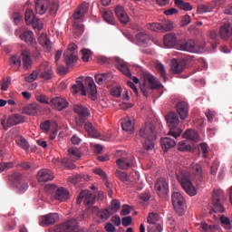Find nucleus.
I'll return each instance as SVG.
<instances>
[{
	"label": "nucleus",
	"mask_w": 232,
	"mask_h": 232,
	"mask_svg": "<svg viewBox=\"0 0 232 232\" xmlns=\"http://www.w3.org/2000/svg\"><path fill=\"white\" fill-rule=\"evenodd\" d=\"M50 105L53 107V109L61 111L63 109H66L68 107L69 103L63 97H54V98L51 99Z\"/></svg>",
	"instance_id": "19"
},
{
	"label": "nucleus",
	"mask_w": 232,
	"mask_h": 232,
	"mask_svg": "<svg viewBox=\"0 0 232 232\" xmlns=\"http://www.w3.org/2000/svg\"><path fill=\"white\" fill-rule=\"evenodd\" d=\"M192 171H193V175L195 177V179L198 182H202L203 181L202 166L200 164H194L192 166Z\"/></svg>",
	"instance_id": "33"
},
{
	"label": "nucleus",
	"mask_w": 232,
	"mask_h": 232,
	"mask_svg": "<svg viewBox=\"0 0 232 232\" xmlns=\"http://www.w3.org/2000/svg\"><path fill=\"white\" fill-rule=\"evenodd\" d=\"M198 151H199V155H201V157L203 159H207L208 157V146L206 143H200L198 146Z\"/></svg>",
	"instance_id": "48"
},
{
	"label": "nucleus",
	"mask_w": 232,
	"mask_h": 232,
	"mask_svg": "<svg viewBox=\"0 0 232 232\" xmlns=\"http://www.w3.org/2000/svg\"><path fill=\"white\" fill-rule=\"evenodd\" d=\"M120 208H121L120 201L118 199H113L111 204L110 211H111L112 213L118 212L120 210Z\"/></svg>",
	"instance_id": "58"
},
{
	"label": "nucleus",
	"mask_w": 232,
	"mask_h": 232,
	"mask_svg": "<svg viewBox=\"0 0 232 232\" xmlns=\"http://www.w3.org/2000/svg\"><path fill=\"white\" fill-rule=\"evenodd\" d=\"M68 155H69L71 160H72V161L79 160V159H81V157H82L81 151L75 147L69 148Z\"/></svg>",
	"instance_id": "40"
},
{
	"label": "nucleus",
	"mask_w": 232,
	"mask_h": 232,
	"mask_svg": "<svg viewBox=\"0 0 232 232\" xmlns=\"http://www.w3.org/2000/svg\"><path fill=\"white\" fill-rule=\"evenodd\" d=\"M156 140V128L151 123H146L145 127L140 129L136 135V141L142 143L147 150L154 149Z\"/></svg>",
	"instance_id": "1"
},
{
	"label": "nucleus",
	"mask_w": 232,
	"mask_h": 232,
	"mask_svg": "<svg viewBox=\"0 0 232 232\" xmlns=\"http://www.w3.org/2000/svg\"><path fill=\"white\" fill-rule=\"evenodd\" d=\"M202 232H217V227L215 225H208L206 222L200 224Z\"/></svg>",
	"instance_id": "49"
},
{
	"label": "nucleus",
	"mask_w": 232,
	"mask_h": 232,
	"mask_svg": "<svg viewBox=\"0 0 232 232\" xmlns=\"http://www.w3.org/2000/svg\"><path fill=\"white\" fill-rule=\"evenodd\" d=\"M89 9V3L83 2L79 9H77L74 14H72L73 19L79 20L81 19L88 11Z\"/></svg>",
	"instance_id": "31"
},
{
	"label": "nucleus",
	"mask_w": 232,
	"mask_h": 232,
	"mask_svg": "<svg viewBox=\"0 0 232 232\" xmlns=\"http://www.w3.org/2000/svg\"><path fill=\"white\" fill-rule=\"evenodd\" d=\"M118 69L128 78H131V72H130L129 67L125 63L120 64Z\"/></svg>",
	"instance_id": "56"
},
{
	"label": "nucleus",
	"mask_w": 232,
	"mask_h": 232,
	"mask_svg": "<svg viewBox=\"0 0 232 232\" xmlns=\"http://www.w3.org/2000/svg\"><path fill=\"white\" fill-rule=\"evenodd\" d=\"M165 120H167V124L169 125V129H170L167 135L178 139L182 133V130L179 128V119L178 114L174 111H170L165 116Z\"/></svg>",
	"instance_id": "6"
},
{
	"label": "nucleus",
	"mask_w": 232,
	"mask_h": 232,
	"mask_svg": "<svg viewBox=\"0 0 232 232\" xmlns=\"http://www.w3.org/2000/svg\"><path fill=\"white\" fill-rule=\"evenodd\" d=\"M85 86L80 82L76 81V84L72 86V92L73 94L78 93L79 92H82V95H86L88 94L91 96L92 101H95L97 99V90H96V85L94 83V81L91 77H87L85 79Z\"/></svg>",
	"instance_id": "2"
},
{
	"label": "nucleus",
	"mask_w": 232,
	"mask_h": 232,
	"mask_svg": "<svg viewBox=\"0 0 232 232\" xmlns=\"http://www.w3.org/2000/svg\"><path fill=\"white\" fill-rule=\"evenodd\" d=\"M38 43L40 45L43 46V48L46 49L47 51H50L52 49V42H50V39L44 34H40L38 38Z\"/></svg>",
	"instance_id": "34"
},
{
	"label": "nucleus",
	"mask_w": 232,
	"mask_h": 232,
	"mask_svg": "<svg viewBox=\"0 0 232 232\" xmlns=\"http://www.w3.org/2000/svg\"><path fill=\"white\" fill-rule=\"evenodd\" d=\"M40 70L42 71L40 77L44 80H51L52 77H53V71H52V67L46 65V63L41 64Z\"/></svg>",
	"instance_id": "27"
},
{
	"label": "nucleus",
	"mask_w": 232,
	"mask_h": 232,
	"mask_svg": "<svg viewBox=\"0 0 232 232\" xmlns=\"http://www.w3.org/2000/svg\"><path fill=\"white\" fill-rule=\"evenodd\" d=\"M17 145H19L22 149L27 150L30 148V144L26 139L21 137L16 140Z\"/></svg>",
	"instance_id": "53"
},
{
	"label": "nucleus",
	"mask_w": 232,
	"mask_h": 232,
	"mask_svg": "<svg viewBox=\"0 0 232 232\" xmlns=\"http://www.w3.org/2000/svg\"><path fill=\"white\" fill-rule=\"evenodd\" d=\"M40 226H52L59 221V215L57 213H50L40 217Z\"/></svg>",
	"instance_id": "17"
},
{
	"label": "nucleus",
	"mask_w": 232,
	"mask_h": 232,
	"mask_svg": "<svg viewBox=\"0 0 232 232\" xmlns=\"http://www.w3.org/2000/svg\"><path fill=\"white\" fill-rule=\"evenodd\" d=\"M151 196L150 193H142L140 196V203L141 204H146L150 201Z\"/></svg>",
	"instance_id": "62"
},
{
	"label": "nucleus",
	"mask_w": 232,
	"mask_h": 232,
	"mask_svg": "<svg viewBox=\"0 0 232 232\" xmlns=\"http://www.w3.org/2000/svg\"><path fill=\"white\" fill-rule=\"evenodd\" d=\"M162 227L160 224H150L148 232H161Z\"/></svg>",
	"instance_id": "59"
},
{
	"label": "nucleus",
	"mask_w": 232,
	"mask_h": 232,
	"mask_svg": "<svg viewBox=\"0 0 232 232\" xmlns=\"http://www.w3.org/2000/svg\"><path fill=\"white\" fill-rule=\"evenodd\" d=\"M73 111L77 114L75 117V124L77 127H82L87 118L91 115L90 111L83 105L75 104Z\"/></svg>",
	"instance_id": "9"
},
{
	"label": "nucleus",
	"mask_w": 232,
	"mask_h": 232,
	"mask_svg": "<svg viewBox=\"0 0 232 232\" xmlns=\"http://www.w3.org/2000/svg\"><path fill=\"white\" fill-rule=\"evenodd\" d=\"M174 5L178 6V8L183 11H191L193 6L188 2H185L183 0H174Z\"/></svg>",
	"instance_id": "41"
},
{
	"label": "nucleus",
	"mask_w": 232,
	"mask_h": 232,
	"mask_svg": "<svg viewBox=\"0 0 232 232\" xmlns=\"http://www.w3.org/2000/svg\"><path fill=\"white\" fill-rule=\"evenodd\" d=\"M37 179L40 183H46L53 180V172L50 169H43L37 173Z\"/></svg>",
	"instance_id": "20"
},
{
	"label": "nucleus",
	"mask_w": 232,
	"mask_h": 232,
	"mask_svg": "<svg viewBox=\"0 0 232 232\" xmlns=\"http://www.w3.org/2000/svg\"><path fill=\"white\" fill-rule=\"evenodd\" d=\"M84 220V214H82L77 219L72 218L65 223L57 225L54 228L55 232H86V229L78 226V221Z\"/></svg>",
	"instance_id": "5"
},
{
	"label": "nucleus",
	"mask_w": 232,
	"mask_h": 232,
	"mask_svg": "<svg viewBox=\"0 0 232 232\" xmlns=\"http://www.w3.org/2000/svg\"><path fill=\"white\" fill-rule=\"evenodd\" d=\"M24 20L27 25H33L34 29L38 31L43 30V23L35 16L33 9H26L24 14Z\"/></svg>",
	"instance_id": "12"
},
{
	"label": "nucleus",
	"mask_w": 232,
	"mask_h": 232,
	"mask_svg": "<svg viewBox=\"0 0 232 232\" xmlns=\"http://www.w3.org/2000/svg\"><path fill=\"white\" fill-rule=\"evenodd\" d=\"M135 121L132 118L127 117L121 122L123 130L132 133L134 130Z\"/></svg>",
	"instance_id": "32"
},
{
	"label": "nucleus",
	"mask_w": 232,
	"mask_h": 232,
	"mask_svg": "<svg viewBox=\"0 0 232 232\" xmlns=\"http://www.w3.org/2000/svg\"><path fill=\"white\" fill-rule=\"evenodd\" d=\"M187 65V62L185 60H177L172 59L170 62V72L174 74L181 73Z\"/></svg>",
	"instance_id": "18"
},
{
	"label": "nucleus",
	"mask_w": 232,
	"mask_h": 232,
	"mask_svg": "<svg viewBox=\"0 0 232 232\" xmlns=\"http://www.w3.org/2000/svg\"><path fill=\"white\" fill-rule=\"evenodd\" d=\"M161 143V149H163V151L167 152L169 149L176 146L177 142L174 139H171L169 137L162 138L160 140Z\"/></svg>",
	"instance_id": "30"
},
{
	"label": "nucleus",
	"mask_w": 232,
	"mask_h": 232,
	"mask_svg": "<svg viewBox=\"0 0 232 232\" xmlns=\"http://www.w3.org/2000/svg\"><path fill=\"white\" fill-rule=\"evenodd\" d=\"M54 198L58 201H66L70 198V193L66 188H57V190L54 194Z\"/></svg>",
	"instance_id": "29"
},
{
	"label": "nucleus",
	"mask_w": 232,
	"mask_h": 232,
	"mask_svg": "<svg viewBox=\"0 0 232 232\" xmlns=\"http://www.w3.org/2000/svg\"><path fill=\"white\" fill-rule=\"evenodd\" d=\"M116 164L120 169H130L135 166V158L130 155L126 158H121L116 160Z\"/></svg>",
	"instance_id": "16"
},
{
	"label": "nucleus",
	"mask_w": 232,
	"mask_h": 232,
	"mask_svg": "<svg viewBox=\"0 0 232 232\" xmlns=\"http://www.w3.org/2000/svg\"><path fill=\"white\" fill-rule=\"evenodd\" d=\"M183 138L185 139H188L190 140H193L195 142H198L199 140V135L198 133L194 130H187L184 133H183Z\"/></svg>",
	"instance_id": "38"
},
{
	"label": "nucleus",
	"mask_w": 232,
	"mask_h": 232,
	"mask_svg": "<svg viewBox=\"0 0 232 232\" xmlns=\"http://www.w3.org/2000/svg\"><path fill=\"white\" fill-rule=\"evenodd\" d=\"M176 111H178V115H179V119L186 120L188 116V104L186 102H179L176 104Z\"/></svg>",
	"instance_id": "22"
},
{
	"label": "nucleus",
	"mask_w": 232,
	"mask_h": 232,
	"mask_svg": "<svg viewBox=\"0 0 232 232\" xmlns=\"http://www.w3.org/2000/svg\"><path fill=\"white\" fill-rule=\"evenodd\" d=\"M21 41L25 42L28 44L34 45L35 44L34 34L31 30H25L19 36Z\"/></svg>",
	"instance_id": "25"
},
{
	"label": "nucleus",
	"mask_w": 232,
	"mask_h": 232,
	"mask_svg": "<svg viewBox=\"0 0 232 232\" xmlns=\"http://www.w3.org/2000/svg\"><path fill=\"white\" fill-rule=\"evenodd\" d=\"M82 59L85 63L88 62L90 57L92 56V53L91 51H89V49H82Z\"/></svg>",
	"instance_id": "61"
},
{
	"label": "nucleus",
	"mask_w": 232,
	"mask_h": 232,
	"mask_svg": "<svg viewBox=\"0 0 232 232\" xmlns=\"http://www.w3.org/2000/svg\"><path fill=\"white\" fill-rule=\"evenodd\" d=\"M219 35L222 40H224V41L228 40L231 35L230 26L229 25L220 26Z\"/></svg>",
	"instance_id": "39"
},
{
	"label": "nucleus",
	"mask_w": 232,
	"mask_h": 232,
	"mask_svg": "<svg viewBox=\"0 0 232 232\" xmlns=\"http://www.w3.org/2000/svg\"><path fill=\"white\" fill-rule=\"evenodd\" d=\"M21 58L23 61L24 69V70L31 69L33 66V61H32L31 54H30L29 51H23L21 53Z\"/></svg>",
	"instance_id": "28"
},
{
	"label": "nucleus",
	"mask_w": 232,
	"mask_h": 232,
	"mask_svg": "<svg viewBox=\"0 0 232 232\" xmlns=\"http://www.w3.org/2000/svg\"><path fill=\"white\" fill-rule=\"evenodd\" d=\"M156 69L160 72V76H161V81H163V82H166L168 78L164 65L160 63H158L156 65Z\"/></svg>",
	"instance_id": "46"
},
{
	"label": "nucleus",
	"mask_w": 232,
	"mask_h": 232,
	"mask_svg": "<svg viewBox=\"0 0 232 232\" xmlns=\"http://www.w3.org/2000/svg\"><path fill=\"white\" fill-rule=\"evenodd\" d=\"M114 174L116 175V178L119 179L121 181L124 183L129 182V176L126 172L116 169Z\"/></svg>",
	"instance_id": "51"
},
{
	"label": "nucleus",
	"mask_w": 232,
	"mask_h": 232,
	"mask_svg": "<svg viewBox=\"0 0 232 232\" xmlns=\"http://www.w3.org/2000/svg\"><path fill=\"white\" fill-rule=\"evenodd\" d=\"M50 6V0H36L35 2V12L36 14L43 15L48 11Z\"/></svg>",
	"instance_id": "24"
},
{
	"label": "nucleus",
	"mask_w": 232,
	"mask_h": 232,
	"mask_svg": "<svg viewBox=\"0 0 232 232\" xmlns=\"http://www.w3.org/2000/svg\"><path fill=\"white\" fill-rule=\"evenodd\" d=\"M95 196L91 193L89 190L81 191L80 195L77 198V205H80L82 200H84V205L86 207H91L95 203Z\"/></svg>",
	"instance_id": "13"
},
{
	"label": "nucleus",
	"mask_w": 232,
	"mask_h": 232,
	"mask_svg": "<svg viewBox=\"0 0 232 232\" xmlns=\"http://www.w3.org/2000/svg\"><path fill=\"white\" fill-rule=\"evenodd\" d=\"M178 43L179 40H177L176 34L174 33H169V34H165V37L163 38V44L167 48H174L178 50Z\"/></svg>",
	"instance_id": "21"
},
{
	"label": "nucleus",
	"mask_w": 232,
	"mask_h": 232,
	"mask_svg": "<svg viewBox=\"0 0 232 232\" xmlns=\"http://www.w3.org/2000/svg\"><path fill=\"white\" fill-rule=\"evenodd\" d=\"M25 121V117L19 115V114H14L10 116L7 121H2L1 124L5 130H8V128L24 123Z\"/></svg>",
	"instance_id": "15"
},
{
	"label": "nucleus",
	"mask_w": 232,
	"mask_h": 232,
	"mask_svg": "<svg viewBox=\"0 0 232 232\" xmlns=\"http://www.w3.org/2000/svg\"><path fill=\"white\" fill-rule=\"evenodd\" d=\"M100 13L105 22L111 24L113 23V13L111 10H107L106 8H100Z\"/></svg>",
	"instance_id": "35"
},
{
	"label": "nucleus",
	"mask_w": 232,
	"mask_h": 232,
	"mask_svg": "<svg viewBox=\"0 0 232 232\" xmlns=\"http://www.w3.org/2000/svg\"><path fill=\"white\" fill-rule=\"evenodd\" d=\"M176 177L178 178V182H179V185H181V188H183V190L187 195L189 197H195L197 195V189L192 183L191 175L188 170H178V172H176Z\"/></svg>",
	"instance_id": "3"
},
{
	"label": "nucleus",
	"mask_w": 232,
	"mask_h": 232,
	"mask_svg": "<svg viewBox=\"0 0 232 232\" xmlns=\"http://www.w3.org/2000/svg\"><path fill=\"white\" fill-rule=\"evenodd\" d=\"M13 185L20 192L24 193L28 190L29 185L24 175L21 173H14L12 175Z\"/></svg>",
	"instance_id": "10"
},
{
	"label": "nucleus",
	"mask_w": 232,
	"mask_h": 232,
	"mask_svg": "<svg viewBox=\"0 0 232 232\" xmlns=\"http://www.w3.org/2000/svg\"><path fill=\"white\" fill-rule=\"evenodd\" d=\"M227 198L222 189H214L212 193V208L209 213H224Z\"/></svg>",
	"instance_id": "4"
},
{
	"label": "nucleus",
	"mask_w": 232,
	"mask_h": 232,
	"mask_svg": "<svg viewBox=\"0 0 232 232\" xmlns=\"http://www.w3.org/2000/svg\"><path fill=\"white\" fill-rule=\"evenodd\" d=\"M63 60L67 66H71L77 61V57L76 54H73V53H71V51H65Z\"/></svg>",
	"instance_id": "37"
},
{
	"label": "nucleus",
	"mask_w": 232,
	"mask_h": 232,
	"mask_svg": "<svg viewBox=\"0 0 232 232\" xmlns=\"http://www.w3.org/2000/svg\"><path fill=\"white\" fill-rule=\"evenodd\" d=\"M40 111H41V105L38 104L37 102L28 104L27 106L22 109V112L24 114H27L30 116H36Z\"/></svg>",
	"instance_id": "23"
},
{
	"label": "nucleus",
	"mask_w": 232,
	"mask_h": 232,
	"mask_svg": "<svg viewBox=\"0 0 232 232\" xmlns=\"http://www.w3.org/2000/svg\"><path fill=\"white\" fill-rule=\"evenodd\" d=\"M213 11V7L211 5L200 4L197 6V13L199 14L205 13H210Z\"/></svg>",
	"instance_id": "45"
},
{
	"label": "nucleus",
	"mask_w": 232,
	"mask_h": 232,
	"mask_svg": "<svg viewBox=\"0 0 232 232\" xmlns=\"http://www.w3.org/2000/svg\"><path fill=\"white\" fill-rule=\"evenodd\" d=\"M111 94L119 98L121 95V88L120 86L112 88L111 91Z\"/></svg>",
	"instance_id": "64"
},
{
	"label": "nucleus",
	"mask_w": 232,
	"mask_h": 232,
	"mask_svg": "<svg viewBox=\"0 0 232 232\" xmlns=\"http://www.w3.org/2000/svg\"><path fill=\"white\" fill-rule=\"evenodd\" d=\"M85 130L92 138H97L100 135V132L92 126L90 121H85L83 123Z\"/></svg>",
	"instance_id": "36"
},
{
	"label": "nucleus",
	"mask_w": 232,
	"mask_h": 232,
	"mask_svg": "<svg viewBox=\"0 0 232 232\" xmlns=\"http://www.w3.org/2000/svg\"><path fill=\"white\" fill-rule=\"evenodd\" d=\"M161 84L156 81V78L151 74L144 76V83L140 86V90L145 97H148L154 89H159Z\"/></svg>",
	"instance_id": "7"
},
{
	"label": "nucleus",
	"mask_w": 232,
	"mask_h": 232,
	"mask_svg": "<svg viewBox=\"0 0 232 232\" xmlns=\"http://www.w3.org/2000/svg\"><path fill=\"white\" fill-rule=\"evenodd\" d=\"M112 214L113 212L110 210V208H105L103 210H100L97 217L101 220H107Z\"/></svg>",
	"instance_id": "47"
},
{
	"label": "nucleus",
	"mask_w": 232,
	"mask_h": 232,
	"mask_svg": "<svg viewBox=\"0 0 232 232\" xmlns=\"http://www.w3.org/2000/svg\"><path fill=\"white\" fill-rule=\"evenodd\" d=\"M205 115L208 119V121L213 122L214 118L216 117L217 113H216V111H213L211 110H208L207 112H205Z\"/></svg>",
	"instance_id": "63"
},
{
	"label": "nucleus",
	"mask_w": 232,
	"mask_h": 232,
	"mask_svg": "<svg viewBox=\"0 0 232 232\" xmlns=\"http://www.w3.org/2000/svg\"><path fill=\"white\" fill-rule=\"evenodd\" d=\"M10 65L14 68L15 71L19 70L22 66V61L17 56H12L9 60Z\"/></svg>",
	"instance_id": "44"
},
{
	"label": "nucleus",
	"mask_w": 232,
	"mask_h": 232,
	"mask_svg": "<svg viewBox=\"0 0 232 232\" xmlns=\"http://www.w3.org/2000/svg\"><path fill=\"white\" fill-rule=\"evenodd\" d=\"M178 50L188 53H198L205 49V44L198 47L195 40H178Z\"/></svg>",
	"instance_id": "8"
},
{
	"label": "nucleus",
	"mask_w": 232,
	"mask_h": 232,
	"mask_svg": "<svg viewBox=\"0 0 232 232\" xmlns=\"http://www.w3.org/2000/svg\"><path fill=\"white\" fill-rule=\"evenodd\" d=\"M115 14L118 16L121 24H127L130 21L128 14L124 11V7L121 5H117L115 9Z\"/></svg>",
	"instance_id": "26"
},
{
	"label": "nucleus",
	"mask_w": 232,
	"mask_h": 232,
	"mask_svg": "<svg viewBox=\"0 0 232 232\" xmlns=\"http://www.w3.org/2000/svg\"><path fill=\"white\" fill-rule=\"evenodd\" d=\"M220 223L222 224V227L226 230H231L232 229V223L231 219L226 217L225 215L220 216L219 218Z\"/></svg>",
	"instance_id": "43"
},
{
	"label": "nucleus",
	"mask_w": 232,
	"mask_h": 232,
	"mask_svg": "<svg viewBox=\"0 0 232 232\" xmlns=\"http://www.w3.org/2000/svg\"><path fill=\"white\" fill-rule=\"evenodd\" d=\"M185 198L179 192L172 193V206H174V209L176 212L179 214V216H183L185 214Z\"/></svg>",
	"instance_id": "11"
},
{
	"label": "nucleus",
	"mask_w": 232,
	"mask_h": 232,
	"mask_svg": "<svg viewBox=\"0 0 232 232\" xmlns=\"http://www.w3.org/2000/svg\"><path fill=\"white\" fill-rule=\"evenodd\" d=\"M155 190L160 198H163L169 193V182L166 178H160L155 183Z\"/></svg>",
	"instance_id": "14"
},
{
	"label": "nucleus",
	"mask_w": 232,
	"mask_h": 232,
	"mask_svg": "<svg viewBox=\"0 0 232 232\" xmlns=\"http://www.w3.org/2000/svg\"><path fill=\"white\" fill-rule=\"evenodd\" d=\"M73 27L75 29L74 34H76V36H80L83 34L84 32L83 24L75 23Z\"/></svg>",
	"instance_id": "57"
},
{
	"label": "nucleus",
	"mask_w": 232,
	"mask_h": 232,
	"mask_svg": "<svg viewBox=\"0 0 232 232\" xmlns=\"http://www.w3.org/2000/svg\"><path fill=\"white\" fill-rule=\"evenodd\" d=\"M47 10L49 11V14L51 15H55V14H57V10H59V5L55 2L50 4V1H49V6Z\"/></svg>",
	"instance_id": "54"
},
{
	"label": "nucleus",
	"mask_w": 232,
	"mask_h": 232,
	"mask_svg": "<svg viewBox=\"0 0 232 232\" xmlns=\"http://www.w3.org/2000/svg\"><path fill=\"white\" fill-rule=\"evenodd\" d=\"M150 29L156 33H162V25L160 23H153L150 24Z\"/></svg>",
	"instance_id": "60"
},
{
	"label": "nucleus",
	"mask_w": 232,
	"mask_h": 232,
	"mask_svg": "<svg viewBox=\"0 0 232 232\" xmlns=\"http://www.w3.org/2000/svg\"><path fill=\"white\" fill-rule=\"evenodd\" d=\"M149 39V34L146 32H140L136 34V40L139 45H144Z\"/></svg>",
	"instance_id": "42"
},
{
	"label": "nucleus",
	"mask_w": 232,
	"mask_h": 232,
	"mask_svg": "<svg viewBox=\"0 0 232 232\" xmlns=\"http://www.w3.org/2000/svg\"><path fill=\"white\" fill-rule=\"evenodd\" d=\"M35 99L37 100V102H40L41 103H44V104L50 105L51 103V101L48 102V98L46 97V95L41 94L40 92H37L35 94Z\"/></svg>",
	"instance_id": "55"
},
{
	"label": "nucleus",
	"mask_w": 232,
	"mask_h": 232,
	"mask_svg": "<svg viewBox=\"0 0 232 232\" xmlns=\"http://www.w3.org/2000/svg\"><path fill=\"white\" fill-rule=\"evenodd\" d=\"M93 173H95V175H99V177H101V179L104 182H106V186L108 187V177H107V174L104 172L103 169H102L100 168L93 169Z\"/></svg>",
	"instance_id": "52"
},
{
	"label": "nucleus",
	"mask_w": 232,
	"mask_h": 232,
	"mask_svg": "<svg viewBox=\"0 0 232 232\" xmlns=\"http://www.w3.org/2000/svg\"><path fill=\"white\" fill-rule=\"evenodd\" d=\"M178 150H179V151H190L192 147L188 140H183L178 143Z\"/></svg>",
	"instance_id": "50"
}]
</instances>
